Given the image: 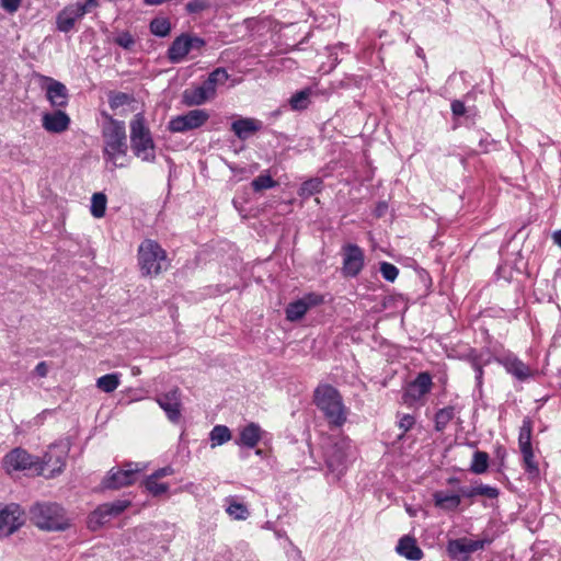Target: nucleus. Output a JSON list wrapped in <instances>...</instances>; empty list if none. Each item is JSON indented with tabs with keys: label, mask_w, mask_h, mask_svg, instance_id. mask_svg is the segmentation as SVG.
<instances>
[{
	"label": "nucleus",
	"mask_w": 561,
	"mask_h": 561,
	"mask_svg": "<svg viewBox=\"0 0 561 561\" xmlns=\"http://www.w3.org/2000/svg\"><path fill=\"white\" fill-rule=\"evenodd\" d=\"M106 119L102 127L103 158L114 168H125L128 164L125 124L110 115H106Z\"/></svg>",
	"instance_id": "1"
},
{
	"label": "nucleus",
	"mask_w": 561,
	"mask_h": 561,
	"mask_svg": "<svg viewBox=\"0 0 561 561\" xmlns=\"http://www.w3.org/2000/svg\"><path fill=\"white\" fill-rule=\"evenodd\" d=\"M313 402L331 426L341 427L347 420V409L336 388L320 385L314 390Z\"/></svg>",
	"instance_id": "2"
},
{
	"label": "nucleus",
	"mask_w": 561,
	"mask_h": 561,
	"mask_svg": "<svg viewBox=\"0 0 561 561\" xmlns=\"http://www.w3.org/2000/svg\"><path fill=\"white\" fill-rule=\"evenodd\" d=\"M31 522L39 529L60 531L70 526L65 510L57 503H36L30 510Z\"/></svg>",
	"instance_id": "3"
},
{
	"label": "nucleus",
	"mask_w": 561,
	"mask_h": 561,
	"mask_svg": "<svg viewBox=\"0 0 561 561\" xmlns=\"http://www.w3.org/2000/svg\"><path fill=\"white\" fill-rule=\"evenodd\" d=\"M130 146L135 157L141 161L148 163L156 161V145L146 119L140 113L136 114L130 122Z\"/></svg>",
	"instance_id": "4"
},
{
	"label": "nucleus",
	"mask_w": 561,
	"mask_h": 561,
	"mask_svg": "<svg viewBox=\"0 0 561 561\" xmlns=\"http://www.w3.org/2000/svg\"><path fill=\"white\" fill-rule=\"evenodd\" d=\"M138 264L144 276H157L169 267L167 252L157 241L146 239L138 248Z\"/></svg>",
	"instance_id": "5"
},
{
	"label": "nucleus",
	"mask_w": 561,
	"mask_h": 561,
	"mask_svg": "<svg viewBox=\"0 0 561 561\" xmlns=\"http://www.w3.org/2000/svg\"><path fill=\"white\" fill-rule=\"evenodd\" d=\"M51 460V451L45 453L43 459L39 460L38 457L31 455L25 449L16 447L4 456L3 467L9 473L12 471L34 470L39 476L45 474V466H49Z\"/></svg>",
	"instance_id": "6"
},
{
	"label": "nucleus",
	"mask_w": 561,
	"mask_h": 561,
	"mask_svg": "<svg viewBox=\"0 0 561 561\" xmlns=\"http://www.w3.org/2000/svg\"><path fill=\"white\" fill-rule=\"evenodd\" d=\"M96 7H99L98 0H85L83 3L77 2L66 5L56 16L57 30L62 33L70 32L77 21Z\"/></svg>",
	"instance_id": "7"
},
{
	"label": "nucleus",
	"mask_w": 561,
	"mask_h": 561,
	"mask_svg": "<svg viewBox=\"0 0 561 561\" xmlns=\"http://www.w3.org/2000/svg\"><path fill=\"white\" fill-rule=\"evenodd\" d=\"M354 446L347 438H341L334 443L325 454V462L329 470L340 477L347 468L350 458L353 456Z\"/></svg>",
	"instance_id": "8"
},
{
	"label": "nucleus",
	"mask_w": 561,
	"mask_h": 561,
	"mask_svg": "<svg viewBox=\"0 0 561 561\" xmlns=\"http://www.w3.org/2000/svg\"><path fill=\"white\" fill-rule=\"evenodd\" d=\"M493 538L484 536L481 539L472 540L467 537L451 539L447 543L448 556L457 561H469L471 553L483 550L491 545Z\"/></svg>",
	"instance_id": "9"
},
{
	"label": "nucleus",
	"mask_w": 561,
	"mask_h": 561,
	"mask_svg": "<svg viewBox=\"0 0 561 561\" xmlns=\"http://www.w3.org/2000/svg\"><path fill=\"white\" fill-rule=\"evenodd\" d=\"M208 119L209 114L206 110L195 108L185 114L172 117L169 121L168 129L171 133L183 134L202 127Z\"/></svg>",
	"instance_id": "10"
},
{
	"label": "nucleus",
	"mask_w": 561,
	"mask_h": 561,
	"mask_svg": "<svg viewBox=\"0 0 561 561\" xmlns=\"http://www.w3.org/2000/svg\"><path fill=\"white\" fill-rule=\"evenodd\" d=\"M144 467L140 463H126L122 469L115 470L114 468L108 472V476L103 481V486L106 489L117 490L136 482L137 476Z\"/></svg>",
	"instance_id": "11"
},
{
	"label": "nucleus",
	"mask_w": 561,
	"mask_h": 561,
	"mask_svg": "<svg viewBox=\"0 0 561 561\" xmlns=\"http://www.w3.org/2000/svg\"><path fill=\"white\" fill-rule=\"evenodd\" d=\"M130 506L128 500H116L111 503H104L98 506L89 516V527L93 530L101 527L110 520V518L118 516Z\"/></svg>",
	"instance_id": "12"
},
{
	"label": "nucleus",
	"mask_w": 561,
	"mask_h": 561,
	"mask_svg": "<svg viewBox=\"0 0 561 561\" xmlns=\"http://www.w3.org/2000/svg\"><path fill=\"white\" fill-rule=\"evenodd\" d=\"M343 266L342 272L347 277H356L363 270L365 263L364 251L353 243L342 248Z\"/></svg>",
	"instance_id": "13"
},
{
	"label": "nucleus",
	"mask_w": 561,
	"mask_h": 561,
	"mask_svg": "<svg viewBox=\"0 0 561 561\" xmlns=\"http://www.w3.org/2000/svg\"><path fill=\"white\" fill-rule=\"evenodd\" d=\"M433 386L432 376L427 371L420 373L404 389L402 400L412 405L427 394Z\"/></svg>",
	"instance_id": "14"
},
{
	"label": "nucleus",
	"mask_w": 561,
	"mask_h": 561,
	"mask_svg": "<svg viewBox=\"0 0 561 561\" xmlns=\"http://www.w3.org/2000/svg\"><path fill=\"white\" fill-rule=\"evenodd\" d=\"M41 80L46 83L44 87L46 92V99L49 104L56 108H62L68 105L69 93L67 87L54 78L39 76Z\"/></svg>",
	"instance_id": "15"
},
{
	"label": "nucleus",
	"mask_w": 561,
	"mask_h": 561,
	"mask_svg": "<svg viewBox=\"0 0 561 561\" xmlns=\"http://www.w3.org/2000/svg\"><path fill=\"white\" fill-rule=\"evenodd\" d=\"M22 524L23 518L19 505L10 504L0 507V537L13 534Z\"/></svg>",
	"instance_id": "16"
},
{
	"label": "nucleus",
	"mask_w": 561,
	"mask_h": 561,
	"mask_svg": "<svg viewBox=\"0 0 561 561\" xmlns=\"http://www.w3.org/2000/svg\"><path fill=\"white\" fill-rule=\"evenodd\" d=\"M160 408L165 412L168 419L176 423L181 417V392L174 388L157 399Z\"/></svg>",
	"instance_id": "17"
},
{
	"label": "nucleus",
	"mask_w": 561,
	"mask_h": 561,
	"mask_svg": "<svg viewBox=\"0 0 561 561\" xmlns=\"http://www.w3.org/2000/svg\"><path fill=\"white\" fill-rule=\"evenodd\" d=\"M70 123V116L60 108L42 115V126L48 133L61 134L69 128Z\"/></svg>",
	"instance_id": "18"
},
{
	"label": "nucleus",
	"mask_w": 561,
	"mask_h": 561,
	"mask_svg": "<svg viewBox=\"0 0 561 561\" xmlns=\"http://www.w3.org/2000/svg\"><path fill=\"white\" fill-rule=\"evenodd\" d=\"M497 363H500L508 374L513 375L519 381H525L534 375L530 367L514 355H506L497 358Z\"/></svg>",
	"instance_id": "19"
},
{
	"label": "nucleus",
	"mask_w": 561,
	"mask_h": 561,
	"mask_svg": "<svg viewBox=\"0 0 561 561\" xmlns=\"http://www.w3.org/2000/svg\"><path fill=\"white\" fill-rule=\"evenodd\" d=\"M53 453V460L45 466L44 477L50 479L60 474L66 466L67 449L58 445H51L46 453Z\"/></svg>",
	"instance_id": "20"
},
{
	"label": "nucleus",
	"mask_w": 561,
	"mask_h": 561,
	"mask_svg": "<svg viewBox=\"0 0 561 561\" xmlns=\"http://www.w3.org/2000/svg\"><path fill=\"white\" fill-rule=\"evenodd\" d=\"M190 51L191 48L187 41V33H183L175 37V39L169 46L167 56L172 64H179L184 60Z\"/></svg>",
	"instance_id": "21"
},
{
	"label": "nucleus",
	"mask_w": 561,
	"mask_h": 561,
	"mask_svg": "<svg viewBox=\"0 0 561 561\" xmlns=\"http://www.w3.org/2000/svg\"><path fill=\"white\" fill-rule=\"evenodd\" d=\"M396 551L411 561H419L424 556L422 549L417 546L415 538L411 536H403L400 538L396 547Z\"/></svg>",
	"instance_id": "22"
},
{
	"label": "nucleus",
	"mask_w": 561,
	"mask_h": 561,
	"mask_svg": "<svg viewBox=\"0 0 561 561\" xmlns=\"http://www.w3.org/2000/svg\"><path fill=\"white\" fill-rule=\"evenodd\" d=\"M261 128L262 123L254 118H240L232 122L231 124V130L241 140L248 139L251 135Z\"/></svg>",
	"instance_id": "23"
},
{
	"label": "nucleus",
	"mask_w": 561,
	"mask_h": 561,
	"mask_svg": "<svg viewBox=\"0 0 561 561\" xmlns=\"http://www.w3.org/2000/svg\"><path fill=\"white\" fill-rule=\"evenodd\" d=\"M433 501L436 507L448 512L456 511L461 503L459 494L446 491H436L433 494Z\"/></svg>",
	"instance_id": "24"
},
{
	"label": "nucleus",
	"mask_w": 561,
	"mask_h": 561,
	"mask_svg": "<svg viewBox=\"0 0 561 561\" xmlns=\"http://www.w3.org/2000/svg\"><path fill=\"white\" fill-rule=\"evenodd\" d=\"M261 439V427L255 423H250L241 428L237 444L254 448Z\"/></svg>",
	"instance_id": "25"
},
{
	"label": "nucleus",
	"mask_w": 561,
	"mask_h": 561,
	"mask_svg": "<svg viewBox=\"0 0 561 561\" xmlns=\"http://www.w3.org/2000/svg\"><path fill=\"white\" fill-rule=\"evenodd\" d=\"M209 99L199 85L187 88L182 93V103L186 106H199L207 103Z\"/></svg>",
	"instance_id": "26"
},
{
	"label": "nucleus",
	"mask_w": 561,
	"mask_h": 561,
	"mask_svg": "<svg viewBox=\"0 0 561 561\" xmlns=\"http://www.w3.org/2000/svg\"><path fill=\"white\" fill-rule=\"evenodd\" d=\"M312 91L310 88L300 90L291 95L289 99V105L294 111L306 110L310 104V96Z\"/></svg>",
	"instance_id": "27"
},
{
	"label": "nucleus",
	"mask_w": 561,
	"mask_h": 561,
	"mask_svg": "<svg viewBox=\"0 0 561 561\" xmlns=\"http://www.w3.org/2000/svg\"><path fill=\"white\" fill-rule=\"evenodd\" d=\"M454 416H455V407L448 405L443 409H439L435 413V417H434L435 430L437 432H443L447 427L448 423L454 419Z\"/></svg>",
	"instance_id": "28"
},
{
	"label": "nucleus",
	"mask_w": 561,
	"mask_h": 561,
	"mask_svg": "<svg viewBox=\"0 0 561 561\" xmlns=\"http://www.w3.org/2000/svg\"><path fill=\"white\" fill-rule=\"evenodd\" d=\"M211 448L220 446L231 439V432L226 425H216L209 433Z\"/></svg>",
	"instance_id": "29"
},
{
	"label": "nucleus",
	"mask_w": 561,
	"mask_h": 561,
	"mask_svg": "<svg viewBox=\"0 0 561 561\" xmlns=\"http://www.w3.org/2000/svg\"><path fill=\"white\" fill-rule=\"evenodd\" d=\"M119 377L121 375L117 373L101 376L96 379V387L106 393H111L118 388L121 383Z\"/></svg>",
	"instance_id": "30"
},
{
	"label": "nucleus",
	"mask_w": 561,
	"mask_h": 561,
	"mask_svg": "<svg viewBox=\"0 0 561 561\" xmlns=\"http://www.w3.org/2000/svg\"><path fill=\"white\" fill-rule=\"evenodd\" d=\"M531 433H533V421L526 416L523 420V424L519 428L518 445L519 449L533 448L531 446Z\"/></svg>",
	"instance_id": "31"
},
{
	"label": "nucleus",
	"mask_w": 561,
	"mask_h": 561,
	"mask_svg": "<svg viewBox=\"0 0 561 561\" xmlns=\"http://www.w3.org/2000/svg\"><path fill=\"white\" fill-rule=\"evenodd\" d=\"M489 466V455L485 451L477 450L472 456L470 471L476 474H482Z\"/></svg>",
	"instance_id": "32"
},
{
	"label": "nucleus",
	"mask_w": 561,
	"mask_h": 561,
	"mask_svg": "<svg viewBox=\"0 0 561 561\" xmlns=\"http://www.w3.org/2000/svg\"><path fill=\"white\" fill-rule=\"evenodd\" d=\"M227 513L237 520H244L249 517L250 512L243 503L236 502L233 499H228Z\"/></svg>",
	"instance_id": "33"
},
{
	"label": "nucleus",
	"mask_w": 561,
	"mask_h": 561,
	"mask_svg": "<svg viewBox=\"0 0 561 561\" xmlns=\"http://www.w3.org/2000/svg\"><path fill=\"white\" fill-rule=\"evenodd\" d=\"M523 455L524 468L525 471L531 477L536 478L539 476V468L535 461V456L533 448H523L520 449Z\"/></svg>",
	"instance_id": "34"
},
{
	"label": "nucleus",
	"mask_w": 561,
	"mask_h": 561,
	"mask_svg": "<svg viewBox=\"0 0 561 561\" xmlns=\"http://www.w3.org/2000/svg\"><path fill=\"white\" fill-rule=\"evenodd\" d=\"M322 190V181L319 178L309 179L305 181L299 188V196L309 198L310 196L319 193Z\"/></svg>",
	"instance_id": "35"
},
{
	"label": "nucleus",
	"mask_w": 561,
	"mask_h": 561,
	"mask_svg": "<svg viewBox=\"0 0 561 561\" xmlns=\"http://www.w3.org/2000/svg\"><path fill=\"white\" fill-rule=\"evenodd\" d=\"M229 78L230 76L226 68L218 67L208 75L206 80L208 85H211L217 92V88L224 85L229 80Z\"/></svg>",
	"instance_id": "36"
},
{
	"label": "nucleus",
	"mask_w": 561,
	"mask_h": 561,
	"mask_svg": "<svg viewBox=\"0 0 561 561\" xmlns=\"http://www.w3.org/2000/svg\"><path fill=\"white\" fill-rule=\"evenodd\" d=\"M307 311L308 309L306 308V305L298 299L287 306L286 319L293 322L298 321L307 313Z\"/></svg>",
	"instance_id": "37"
},
{
	"label": "nucleus",
	"mask_w": 561,
	"mask_h": 561,
	"mask_svg": "<svg viewBox=\"0 0 561 561\" xmlns=\"http://www.w3.org/2000/svg\"><path fill=\"white\" fill-rule=\"evenodd\" d=\"M106 196L103 193H94L91 198V214L95 218H102L106 209Z\"/></svg>",
	"instance_id": "38"
},
{
	"label": "nucleus",
	"mask_w": 561,
	"mask_h": 561,
	"mask_svg": "<svg viewBox=\"0 0 561 561\" xmlns=\"http://www.w3.org/2000/svg\"><path fill=\"white\" fill-rule=\"evenodd\" d=\"M171 23L168 19L156 18L150 22V32L159 37H165L170 34Z\"/></svg>",
	"instance_id": "39"
},
{
	"label": "nucleus",
	"mask_w": 561,
	"mask_h": 561,
	"mask_svg": "<svg viewBox=\"0 0 561 561\" xmlns=\"http://www.w3.org/2000/svg\"><path fill=\"white\" fill-rule=\"evenodd\" d=\"M159 479L148 476L144 481V486L152 496L164 494L169 490V484L158 482Z\"/></svg>",
	"instance_id": "40"
},
{
	"label": "nucleus",
	"mask_w": 561,
	"mask_h": 561,
	"mask_svg": "<svg viewBox=\"0 0 561 561\" xmlns=\"http://www.w3.org/2000/svg\"><path fill=\"white\" fill-rule=\"evenodd\" d=\"M277 185V182L272 179L268 174H260L252 182L251 186L254 192H261L263 190L273 188Z\"/></svg>",
	"instance_id": "41"
},
{
	"label": "nucleus",
	"mask_w": 561,
	"mask_h": 561,
	"mask_svg": "<svg viewBox=\"0 0 561 561\" xmlns=\"http://www.w3.org/2000/svg\"><path fill=\"white\" fill-rule=\"evenodd\" d=\"M133 98L124 92H110L108 104L112 110H117L121 106L129 104Z\"/></svg>",
	"instance_id": "42"
},
{
	"label": "nucleus",
	"mask_w": 561,
	"mask_h": 561,
	"mask_svg": "<svg viewBox=\"0 0 561 561\" xmlns=\"http://www.w3.org/2000/svg\"><path fill=\"white\" fill-rule=\"evenodd\" d=\"M380 273L386 280L394 282L396 278L398 277L399 270L396 265L391 263L382 262L380 264Z\"/></svg>",
	"instance_id": "43"
},
{
	"label": "nucleus",
	"mask_w": 561,
	"mask_h": 561,
	"mask_svg": "<svg viewBox=\"0 0 561 561\" xmlns=\"http://www.w3.org/2000/svg\"><path fill=\"white\" fill-rule=\"evenodd\" d=\"M477 496H485L488 499H496L500 494V491L495 486H491L488 484H479L476 485Z\"/></svg>",
	"instance_id": "44"
},
{
	"label": "nucleus",
	"mask_w": 561,
	"mask_h": 561,
	"mask_svg": "<svg viewBox=\"0 0 561 561\" xmlns=\"http://www.w3.org/2000/svg\"><path fill=\"white\" fill-rule=\"evenodd\" d=\"M115 44L124 49H131L135 45V39L129 32H123L114 39Z\"/></svg>",
	"instance_id": "45"
},
{
	"label": "nucleus",
	"mask_w": 561,
	"mask_h": 561,
	"mask_svg": "<svg viewBox=\"0 0 561 561\" xmlns=\"http://www.w3.org/2000/svg\"><path fill=\"white\" fill-rule=\"evenodd\" d=\"M415 424V417L411 414H403L399 417L398 426L400 430H402V434L400 435V438L410 431Z\"/></svg>",
	"instance_id": "46"
},
{
	"label": "nucleus",
	"mask_w": 561,
	"mask_h": 561,
	"mask_svg": "<svg viewBox=\"0 0 561 561\" xmlns=\"http://www.w3.org/2000/svg\"><path fill=\"white\" fill-rule=\"evenodd\" d=\"M208 8L205 0H192L186 3V11L188 13H199Z\"/></svg>",
	"instance_id": "47"
},
{
	"label": "nucleus",
	"mask_w": 561,
	"mask_h": 561,
	"mask_svg": "<svg viewBox=\"0 0 561 561\" xmlns=\"http://www.w3.org/2000/svg\"><path fill=\"white\" fill-rule=\"evenodd\" d=\"M300 300L306 305V308L309 309L310 307L321 304L323 298H322V296L312 293V294L306 295Z\"/></svg>",
	"instance_id": "48"
},
{
	"label": "nucleus",
	"mask_w": 561,
	"mask_h": 561,
	"mask_svg": "<svg viewBox=\"0 0 561 561\" xmlns=\"http://www.w3.org/2000/svg\"><path fill=\"white\" fill-rule=\"evenodd\" d=\"M472 368L476 373V381L477 386L480 388L482 386V379H483V367L482 364L474 357L471 360Z\"/></svg>",
	"instance_id": "49"
},
{
	"label": "nucleus",
	"mask_w": 561,
	"mask_h": 561,
	"mask_svg": "<svg viewBox=\"0 0 561 561\" xmlns=\"http://www.w3.org/2000/svg\"><path fill=\"white\" fill-rule=\"evenodd\" d=\"M187 41H188L191 50H194V49L201 50L206 45L205 39H203L202 37L195 36V35H191V34H187Z\"/></svg>",
	"instance_id": "50"
},
{
	"label": "nucleus",
	"mask_w": 561,
	"mask_h": 561,
	"mask_svg": "<svg viewBox=\"0 0 561 561\" xmlns=\"http://www.w3.org/2000/svg\"><path fill=\"white\" fill-rule=\"evenodd\" d=\"M21 4V0H1V5L8 12H15Z\"/></svg>",
	"instance_id": "51"
},
{
	"label": "nucleus",
	"mask_w": 561,
	"mask_h": 561,
	"mask_svg": "<svg viewBox=\"0 0 561 561\" xmlns=\"http://www.w3.org/2000/svg\"><path fill=\"white\" fill-rule=\"evenodd\" d=\"M173 473H174V469L171 466H167V467L156 470L150 476H152L153 478H157V479H161V478H164L168 476H172Z\"/></svg>",
	"instance_id": "52"
},
{
	"label": "nucleus",
	"mask_w": 561,
	"mask_h": 561,
	"mask_svg": "<svg viewBox=\"0 0 561 561\" xmlns=\"http://www.w3.org/2000/svg\"><path fill=\"white\" fill-rule=\"evenodd\" d=\"M199 87L205 92V94L207 95L209 101L214 100L217 96V92L215 91V89L211 85H208L207 80H204L199 84Z\"/></svg>",
	"instance_id": "53"
},
{
	"label": "nucleus",
	"mask_w": 561,
	"mask_h": 561,
	"mask_svg": "<svg viewBox=\"0 0 561 561\" xmlns=\"http://www.w3.org/2000/svg\"><path fill=\"white\" fill-rule=\"evenodd\" d=\"M451 111L455 116H462L466 112V106L461 101H454L451 103Z\"/></svg>",
	"instance_id": "54"
},
{
	"label": "nucleus",
	"mask_w": 561,
	"mask_h": 561,
	"mask_svg": "<svg viewBox=\"0 0 561 561\" xmlns=\"http://www.w3.org/2000/svg\"><path fill=\"white\" fill-rule=\"evenodd\" d=\"M35 373L39 377H46L48 374V367L45 362H41L35 367Z\"/></svg>",
	"instance_id": "55"
},
{
	"label": "nucleus",
	"mask_w": 561,
	"mask_h": 561,
	"mask_svg": "<svg viewBox=\"0 0 561 561\" xmlns=\"http://www.w3.org/2000/svg\"><path fill=\"white\" fill-rule=\"evenodd\" d=\"M461 496H465V497H474L477 496V493H476V488L472 486V488H461L459 489V493H458Z\"/></svg>",
	"instance_id": "56"
},
{
	"label": "nucleus",
	"mask_w": 561,
	"mask_h": 561,
	"mask_svg": "<svg viewBox=\"0 0 561 561\" xmlns=\"http://www.w3.org/2000/svg\"><path fill=\"white\" fill-rule=\"evenodd\" d=\"M553 240L561 248V230L553 233Z\"/></svg>",
	"instance_id": "57"
},
{
	"label": "nucleus",
	"mask_w": 561,
	"mask_h": 561,
	"mask_svg": "<svg viewBox=\"0 0 561 561\" xmlns=\"http://www.w3.org/2000/svg\"><path fill=\"white\" fill-rule=\"evenodd\" d=\"M496 454L497 457H501L503 459L506 456V450L503 447H499Z\"/></svg>",
	"instance_id": "58"
},
{
	"label": "nucleus",
	"mask_w": 561,
	"mask_h": 561,
	"mask_svg": "<svg viewBox=\"0 0 561 561\" xmlns=\"http://www.w3.org/2000/svg\"><path fill=\"white\" fill-rule=\"evenodd\" d=\"M131 374H133L134 376L139 375V374H140V369H139V367H133V368H131Z\"/></svg>",
	"instance_id": "59"
},
{
	"label": "nucleus",
	"mask_w": 561,
	"mask_h": 561,
	"mask_svg": "<svg viewBox=\"0 0 561 561\" xmlns=\"http://www.w3.org/2000/svg\"><path fill=\"white\" fill-rule=\"evenodd\" d=\"M458 482H459V480L457 478H455V477L448 479V483L449 484H455V483H458Z\"/></svg>",
	"instance_id": "60"
},
{
	"label": "nucleus",
	"mask_w": 561,
	"mask_h": 561,
	"mask_svg": "<svg viewBox=\"0 0 561 561\" xmlns=\"http://www.w3.org/2000/svg\"><path fill=\"white\" fill-rule=\"evenodd\" d=\"M417 56L419 57H424V53H423V49L419 48V50L416 51Z\"/></svg>",
	"instance_id": "61"
}]
</instances>
